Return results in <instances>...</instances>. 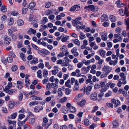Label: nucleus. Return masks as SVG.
<instances>
[{
	"label": "nucleus",
	"instance_id": "obj_39",
	"mask_svg": "<svg viewBox=\"0 0 129 129\" xmlns=\"http://www.w3.org/2000/svg\"><path fill=\"white\" fill-rule=\"evenodd\" d=\"M59 70L58 69H54L52 71V74L53 75H56L58 72Z\"/></svg>",
	"mask_w": 129,
	"mask_h": 129
},
{
	"label": "nucleus",
	"instance_id": "obj_7",
	"mask_svg": "<svg viewBox=\"0 0 129 129\" xmlns=\"http://www.w3.org/2000/svg\"><path fill=\"white\" fill-rule=\"evenodd\" d=\"M105 93V87L102 88L101 89L100 92L98 95L99 97L100 98H102L104 95Z\"/></svg>",
	"mask_w": 129,
	"mask_h": 129
},
{
	"label": "nucleus",
	"instance_id": "obj_58",
	"mask_svg": "<svg viewBox=\"0 0 129 129\" xmlns=\"http://www.w3.org/2000/svg\"><path fill=\"white\" fill-rule=\"evenodd\" d=\"M2 62L5 64H6L7 63V61L5 57H2L1 59Z\"/></svg>",
	"mask_w": 129,
	"mask_h": 129
},
{
	"label": "nucleus",
	"instance_id": "obj_46",
	"mask_svg": "<svg viewBox=\"0 0 129 129\" xmlns=\"http://www.w3.org/2000/svg\"><path fill=\"white\" fill-rule=\"evenodd\" d=\"M60 50L62 51H66L67 50L66 46L63 45L62 47L60 48Z\"/></svg>",
	"mask_w": 129,
	"mask_h": 129
},
{
	"label": "nucleus",
	"instance_id": "obj_59",
	"mask_svg": "<svg viewBox=\"0 0 129 129\" xmlns=\"http://www.w3.org/2000/svg\"><path fill=\"white\" fill-rule=\"evenodd\" d=\"M10 87L7 86H6L5 88L4 89V91L6 93H8L10 90Z\"/></svg>",
	"mask_w": 129,
	"mask_h": 129
},
{
	"label": "nucleus",
	"instance_id": "obj_15",
	"mask_svg": "<svg viewBox=\"0 0 129 129\" xmlns=\"http://www.w3.org/2000/svg\"><path fill=\"white\" fill-rule=\"evenodd\" d=\"M32 97V100H42V98L41 97H39L35 95H33L31 96Z\"/></svg>",
	"mask_w": 129,
	"mask_h": 129
},
{
	"label": "nucleus",
	"instance_id": "obj_35",
	"mask_svg": "<svg viewBox=\"0 0 129 129\" xmlns=\"http://www.w3.org/2000/svg\"><path fill=\"white\" fill-rule=\"evenodd\" d=\"M62 89L61 88H59L58 89V94L59 96H61L62 95V93L61 91Z\"/></svg>",
	"mask_w": 129,
	"mask_h": 129
},
{
	"label": "nucleus",
	"instance_id": "obj_22",
	"mask_svg": "<svg viewBox=\"0 0 129 129\" xmlns=\"http://www.w3.org/2000/svg\"><path fill=\"white\" fill-rule=\"evenodd\" d=\"M125 22L126 24V30L129 31V18L125 20Z\"/></svg>",
	"mask_w": 129,
	"mask_h": 129
},
{
	"label": "nucleus",
	"instance_id": "obj_49",
	"mask_svg": "<svg viewBox=\"0 0 129 129\" xmlns=\"http://www.w3.org/2000/svg\"><path fill=\"white\" fill-rule=\"evenodd\" d=\"M20 56L22 58V60L24 61H26V59L25 58V55L24 54L22 53H21L20 54Z\"/></svg>",
	"mask_w": 129,
	"mask_h": 129
},
{
	"label": "nucleus",
	"instance_id": "obj_57",
	"mask_svg": "<svg viewBox=\"0 0 129 129\" xmlns=\"http://www.w3.org/2000/svg\"><path fill=\"white\" fill-rule=\"evenodd\" d=\"M112 125H113V127H115L118 125V123L116 121H114L112 123Z\"/></svg>",
	"mask_w": 129,
	"mask_h": 129
},
{
	"label": "nucleus",
	"instance_id": "obj_28",
	"mask_svg": "<svg viewBox=\"0 0 129 129\" xmlns=\"http://www.w3.org/2000/svg\"><path fill=\"white\" fill-rule=\"evenodd\" d=\"M68 110L72 113H74L76 112V111L75 108L72 106L68 109Z\"/></svg>",
	"mask_w": 129,
	"mask_h": 129
},
{
	"label": "nucleus",
	"instance_id": "obj_56",
	"mask_svg": "<svg viewBox=\"0 0 129 129\" xmlns=\"http://www.w3.org/2000/svg\"><path fill=\"white\" fill-rule=\"evenodd\" d=\"M48 22V20L46 17H44L43 18V22L44 24Z\"/></svg>",
	"mask_w": 129,
	"mask_h": 129
},
{
	"label": "nucleus",
	"instance_id": "obj_24",
	"mask_svg": "<svg viewBox=\"0 0 129 129\" xmlns=\"http://www.w3.org/2000/svg\"><path fill=\"white\" fill-rule=\"evenodd\" d=\"M38 62V59L36 58H33V60L30 62V63L31 64L33 63H37Z\"/></svg>",
	"mask_w": 129,
	"mask_h": 129
},
{
	"label": "nucleus",
	"instance_id": "obj_9",
	"mask_svg": "<svg viewBox=\"0 0 129 129\" xmlns=\"http://www.w3.org/2000/svg\"><path fill=\"white\" fill-rule=\"evenodd\" d=\"M77 49L76 48H73L71 50L72 53L75 57L78 56L79 55L78 53L76 51Z\"/></svg>",
	"mask_w": 129,
	"mask_h": 129
},
{
	"label": "nucleus",
	"instance_id": "obj_26",
	"mask_svg": "<svg viewBox=\"0 0 129 129\" xmlns=\"http://www.w3.org/2000/svg\"><path fill=\"white\" fill-rule=\"evenodd\" d=\"M110 19L112 22H115L116 20L115 17L113 15H110Z\"/></svg>",
	"mask_w": 129,
	"mask_h": 129
},
{
	"label": "nucleus",
	"instance_id": "obj_37",
	"mask_svg": "<svg viewBox=\"0 0 129 129\" xmlns=\"http://www.w3.org/2000/svg\"><path fill=\"white\" fill-rule=\"evenodd\" d=\"M14 23L13 19L12 18H10L8 21V24L10 25H12Z\"/></svg>",
	"mask_w": 129,
	"mask_h": 129
},
{
	"label": "nucleus",
	"instance_id": "obj_36",
	"mask_svg": "<svg viewBox=\"0 0 129 129\" xmlns=\"http://www.w3.org/2000/svg\"><path fill=\"white\" fill-rule=\"evenodd\" d=\"M28 119V116H27L25 117V119H24L23 121H20V123L21 124V125H23L25 124V122L27 121Z\"/></svg>",
	"mask_w": 129,
	"mask_h": 129
},
{
	"label": "nucleus",
	"instance_id": "obj_62",
	"mask_svg": "<svg viewBox=\"0 0 129 129\" xmlns=\"http://www.w3.org/2000/svg\"><path fill=\"white\" fill-rule=\"evenodd\" d=\"M11 14L12 15L14 16H15L18 15L19 13L17 11H14L12 12Z\"/></svg>",
	"mask_w": 129,
	"mask_h": 129
},
{
	"label": "nucleus",
	"instance_id": "obj_44",
	"mask_svg": "<svg viewBox=\"0 0 129 129\" xmlns=\"http://www.w3.org/2000/svg\"><path fill=\"white\" fill-rule=\"evenodd\" d=\"M119 80H122L123 81L124 84H126V83L125 76L122 77L120 79H119Z\"/></svg>",
	"mask_w": 129,
	"mask_h": 129
},
{
	"label": "nucleus",
	"instance_id": "obj_6",
	"mask_svg": "<svg viewBox=\"0 0 129 129\" xmlns=\"http://www.w3.org/2000/svg\"><path fill=\"white\" fill-rule=\"evenodd\" d=\"M80 24V25H82L83 23L82 22L78 20L77 19H75L72 21V24L74 26H76L78 24Z\"/></svg>",
	"mask_w": 129,
	"mask_h": 129
},
{
	"label": "nucleus",
	"instance_id": "obj_43",
	"mask_svg": "<svg viewBox=\"0 0 129 129\" xmlns=\"http://www.w3.org/2000/svg\"><path fill=\"white\" fill-rule=\"evenodd\" d=\"M51 5V3L50 2H47L45 4V6L46 8H49Z\"/></svg>",
	"mask_w": 129,
	"mask_h": 129
},
{
	"label": "nucleus",
	"instance_id": "obj_4",
	"mask_svg": "<svg viewBox=\"0 0 129 129\" xmlns=\"http://www.w3.org/2000/svg\"><path fill=\"white\" fill-rule=\"evenodd\" d=\"M90 84H91L90 86H88L87 87H85L83 88H82L81 90H83V91H88L90 92L93 85V84L92 83H91Z\"/></svg>",
	"mask_w": 129,
	"mask_h": 129
},
{
	"label": "nucleus",
	"instance_id": "obj_21",
	"mask_svg": "<svg viewBox=\"0 0 129 129\" xmlns=\"http://www.w3.org/2000/svg\"><path fill=\"white\" fill-rule=\"evenodd\" d=\"M116 4H117V7L118 8L122 7L124 6V4L120 3L119 0H118L116 2Z\"/></svg>",
	"mask_w": 129,
	"mask_h": 129
},
{
	"label": "nucleus",
	"instance_id": "obj_53",
	"mask_svg": "<svg viewBox=\"0 0 129 129\" xmlns=\"http://www.w3.org/2000/svg\"><path fill=\"white\" fill-rule=\"evenodd\" d=\"M1 19L3 21L5 22L7 19V17L6 15H3L2 16Z\"/></svg>",
	"mask_w": 129,
	"mask_h": 129
},
{
	"label": "nucleus",
	"instance_id": "obj_8",
	"mask_svg": "<svg viewBox=\"0 0 129 129\" xmlns=\"http://www.w3.org/2000/svg\"><path fill=\"white\" fill-rule=\"evenodd\" d=\"M52 121L51 119L50 120V122L46 123H43L42 125L46 129L48 128L49 126L52 124Z\"/></svg>",
	"mask_w": 129,
	"mask_h": 129
},
{
	"label": "nucleus",
	"instance_id": "obj_33",
	"mask_svg": "<svg viewBox=\"0 0 129 129\" xmlns=\"http://www.w3.org/2000/svg\"><path fill=\"white\" fill-rule=\"evenodd\" d=\"M14 105V103L13 102L10 101L9 103V107L10 109H12Z\"/></svg>",
	"mask_w": 129,
	"mask_h": 129
},
{
	"label": "nucleus",
	"instance_id": "obj_27",
	"mask_svg": "<svg viewBox=\"0 0 129 129\" xmlns=\"http://www.w3.org/2000/svg\"><path fill=\"white\" fill-rule=\"evenodd\" d=\"M25 117V115L23 114H19L18 115V120L19 121H21L22 119L24 118Z\"/></svg>",
	"mask_w": 129,
	"mask_h": 129
},
{
	"label": "nucleus",
	"instance_id": "obj_19",
	"mask_svg": "<svg viewBox=\"0 0 129 129\" xmlns=\"http://www.w3.org/2000/svg\"><path fill=\"white\" fill-rule=\"evenodd\" d=\"M7 121L10 124H12L14 127H15L16 124V121H11L9 120H8Z\"/></svg>",
	"mask_w": 129,
	"mask_h": 129
},
{
	"label": "nucleus",
	"instance_id": "obj_17",
	"mask_svg": "<svg viewBox=\"0 0 129 129\" xmlns=\"http://www.w3.org/2000/svg\"><path fill=\"white\" fill-rule=\"evenodd\" d=\"M18 88L19 89H21L23 87V84L20 81H18L17 82Z\"/></svg>",
	"mask_w": 129,
	"mask_h": 129
},
{
	"label": "nucleus",
	"instance_id": "obj_63",
	"mask_svg": "<svg viewBox=\"0 0 129 129\" xmlns=\"http://www.w3.org/2000/svg\"><path fill=\"white\" fill-rule=\"evenodd\" d=\"M17 113H13L11 115V118L12 119H14L16 118L17 116Z\"/></svg>",
	"mask_w": 129,
	"mask_h": 129
},
{
	"label": "nucleus",
	"instance_id": "obj_23",
	"mask_svg": "<svg viewBox=\"0 0 129 129\" xmlns=\"http://www.w3.org/2000/svg\"><path fill=\"white\" fill-rule=\"evenodd\" d=\"M42 72L40 70H39L37 72V77L38 78H42Z\"/></svg>",
	"mask_w": 129,
	"mask_h": 129
},
{
	"label": "nucleus",
	"instance_id": "obj_20",
	"mask_svg": "<svg viewBox=\"0 0 129 129\" xmlns=\"http://www.w3.org/2000/svg\"><path fill=\"white\" fill-rule=\"evenodd\" d=\"M82 62L86 65L87 66L90 63L91 60H88L86 61L85 59H83L82 60Z\"/></svg>",
	"mask_w": 129,
	"mask_h": 129
},
{
	"label": "nucleus",
	"instance_id": "obj_29",
	"mask_svg": "<svg viewBox=\"0 0 129 129\" xmlns=\"http://www.w3.org/2000/svg\"><path fill=\"white\" fill-rule=\"evenodd\" d=\"M36 4L35 3H31L29 5L28 7L29 9H31L34 8Z\"/></svg>",
	"mask_w": 129,
	"mask_h": 129
},
{
	"label": "nucleus",
	"instance_id": "obj_3",
	"mask_svg": "<svg viewBox=\"0 0 129 129\" xmlns=\"http://www.w3.org/2000/svg\"><path fill=\"white\" fill-rule=\"evenodd\" d=\"M4 43L5 45H9L10 43L11 39L9 37L5 36L4 37Z\"/></svg>",
	"mask_w": 129,
	"mask_h": 129
},
{
	"label": "nucleus",
	"instance_id": "obj_11",
	"mask_svg": "<svg viewBox=\"0 0 129 129\" xmlns=\"http://www.w3.org/2000/svg\"><path fill=\"white\" fill-rule=\"evenodd\" d=\"M112 103L114 104V106L115 107H117L118 106L120 102L118 100H115V99H112L111 100Z\"/></svg>",
	"mask_w": 129,
	"mask_h": 129
},
{
	"label": "nucleus",
	"instance_id": "obj_48",
	"mask_svg": "<svg viewBox=\"0 0 129 129\" xmlns=\"http://www.w3.org/2000/svg\"><path fill=\"white\" fill-rule=\"evenodd\" d=\"M9 55L13 57H16L14 53L12 51H10L9 52Z\"/></svg>",
	"mask_w": 129,
	"mask_h": 129
},
{
	"label": "nucleus",
	"instance_id": "obj_42",
	"mask_svg": "<svg viewBox=\"0 0 129 129\" xmlns=\"http://www.w3.org/2000/svg\"><path fill=\"white\" fill-rule=\"evenodd\" d=\"M70 83V79H68L67 80V81L66 82L65 85L67 87H71V85L69 84V83Z\"/></svg>",
	"mask_w": 129,
	"mask_h": 129
},
{
	"label": "nucleus",
	"instance_id": "obj_38",
	"mask_svg": "<svg viewBox=\"0 0 129 129\" xmlns=\"http://www.w3.org/2000/svg\"><path fill=\"white\" fill-rule=\"evenodd\" d=\"M43 51L44 56V55H46L49 54L50 52L48 50H46L45 49H43Z\"/></svg>",
	"mask_w": 129,
	"mask_h": 129
},
{
	"label": "nucleus",
	"instance_id": "obj_40",
	"mask_svg": "<svg viewBox=\"0 0 129 129\" xmlns=\"http://www.w3.org/2000/svg\"><path fill=\"white\" fill-rule=\"evenodd\" d=\"M69 38V37L68 36H66L62 38L61 41L63 42H64L67 41L68 39Z\"/></svg>",
	"mask_w": 129,
	"mask_h": 129
},
{
	"label": "nucleus",
	"instance_id": "obj_12",
	"mask_svg": "<svg viewBox=\"0 0 129 129\" xmlns=\"http://www.w3.org/2000/svg\"><path fill=\"white\" fill-rule=\"evenodd\" d=\"M86 102V101L85 100L83 99L81 101L78 102V103L80 106L82 107L85 105Z\"/></svg>",
	"mask_w": 129,
	"mask_h": 129
},
{
	"label": "nucleus",
	"instance_id": "obj_31",
	"mask_svg": "<svg viewBox=\"0 0 129 129\" xmlns=\"http://www.w3.org/2000/svg\"><path fill=\"white\" fill-rule=\"evenodd\" d=\"M48 71L46 70H44V72L43 74V76L44 78L46 77L48 75Z\"/></svg>",
	"mask_w": 129,
	"mask_h": 129
},
{
	"label": "nucleus",
	"instance_id": "obj_1",
	"mask_svg": "<svg viewBox=\"0 0 129 129\" xmlns=\"http://www.w3.org/2000/svg\"><path fill=\"white\" fill-rule=\"evenodd\" d=\"M86 8L92 11H96L98 9V7L93 5H90L86 7Z\"/></svg>",
	"mask_w": 129,
	"mask_h": 129
},
{
	"label": "nucleus",
	"instance_id": "obj_61",
	"mask_svg": "<svg viewBox=\"0 0 129 129\" xmlns=\"http://www.w3.org/2000/svg\"><path fill=\"white\" fill-rule=\"evenodd\" d=\"M124 10L123 9H120L119 12L120 14L122 16H123L125 14L124 12Z\"/></svg>",
	"mask_w": 129,
	"mask_h": 129
},
{
	"label": "nucleus",
	"instance_id": "obj_45",
	"mask_svg": "<svg viewBox=\"0 0 129 129\" xmlns=\"http://www.w3.org/2000/svg\"><path fill=\"white\" fill-rule=\"evenodd\" d=\"M74 41V43L76 45L79 46L80 45V43L79 41L77 39H76Z\"/></svg>",
	"mask_w": 129,
	"mask_h": 129
},
{
	"label": "nucleus",
	"instance_id": "obj_51",
	"mask_svg": "<svg viewBox=\"0 0 129 129\" xmlns=\"http://www.w3.org/2000/svg\"><path fill=\"white\" fill-rule=\"evenodd\" d=\"M67 98L66 97H63L59 101L61 103H63L66 101Z\"/></svg>",
	"mask_w": 129,
	"mask_h": 129
},
{
	"label": "nucleus",
	"instance_id": "obj_47",
	"mask_svg": "<svg viewBox=\"0 0 129 129\" xmlns=\"http://www.w3.org/2000/svg\"><path fill=\"white\" fill-rule=\"evenodd\" d=\"M76 76L77 77H79L81 76H82L83 78L85 79V80L87 78L86 76L83 75H82L80 73L76 74Z\"/></svg>",
	"mask_w": 129,
	"mask_h": 129
},
{
	"label": "nucleus",
	"instance_id": "obj_14",
	"mask_svg": "<svg viewBox=\"0 0 129 129\" xmlns=\"http://www.w3.org/2000/svg\"><path fill=\"white\" fill-rule=\"evenodd\" d=\"M33 116L34 117L33 118H30L29 120V123L31 125H33L35 121L36 117L34 115Z\"/></svg>",
	"mask_w": 129,
	"mask_h": 129
},
{
	"label": "nucleus",
	"instance_id": "obj_60",
	"mask_svg": "<svg viewBox=\"0 0 129 129\" xmlns=\"http://www.w3.org/2000/svg\"><path fill=\"white\" fill-rule=\"evenodd\" d=\"M98 107L97 106H95L93 108L91 112H94L98 109Z\"/></svg>",
	"mask_w": 129,
	"mask_h": 129
},
{
	"label": "nucleus",
	"instance_id": "obj_30",
	"mask_svg": "<svg viewBox=\"0 0 129 129\" xmlns=\"http://www.w3.org/2000/svg\"><path fill=\"white\" fill-rule=\"evenodd\" d=\"M100 54L102 57L105 56V51L103 49H101L99 51Z\"/></svg>",
	"mask_w": 129,
	"mask_h": 129
},
{
	"label": "nucleus",
	"instance_id": "obj_13",
	"mask_svg": "<svg viewBox=\"0 0 129 129\" xmlns=\"http://www.w3.org/2000/svg\"><path fill=\"white\" fill-rule=\"evenodd\" d=\"M36 33V30L31 28H29V30L27 31V33L29 35H31L32 33L33 34L35 35Z\"/></svg>",
	"mask_w": 129,
	"mask_h": 129
},
{
	"label": "nucleus",
	"instance_id": "obj_25",
	"mask_svg": "<svg viewBox=\"0 0 129 129\" xmlns=\"http://www.w3.org/2000/svg\"><path fill=\"white\" fill-rule=\"evenodd\" d=\"M84 123L85 125L86 126H88L90 124L89 120L87 119H84Z\"/></svg>",
	"mask_w": 129,
	"mask_h": 129
},
{
	"label": "nucleus",
	"instance_id": "obj_50",
	"mask_svg": "<svg viewBox=\"0 0 129 129\" xmlns=\"http://www.w3.org/2000/svg\"><path fill=\"white\" fill-rule=\"evenodd\" d=\"M31 45L32 47L35 50H38L39 48L38 47L35 45L33 43H31Z\"/></svg>",
	"mask_w": 129,
	"mask_h": 129
},
{
	"label": "nucleus",
	"instance_id": "obj_52",
	"mask_svg": "<svg viewBox=\"0 0 129 129\" xmlns=\"http://www.w3.org/2000/svg\"><path fill=\"white\" fill-rule=\"evenodd\" d=\"M8 35L10 36H12V35L13 34V32L12 31V30L10 29H9L8 30Z\"/></svg>",
	"mask_w": 129,
	"mask_h": 129
},
{
	"label": "nucleus",
	"instance_id": "obj_10",
	"mask_svg": "<svg viewBox=\"0 0 129 129\" xmlns=\"http://www.w3.org/2000/svg\"><path fill=\"white\" fill-rule=\"evenodd\" d=\"M43 108L42 106H37L34 108L35 111L36 112H38L43 110Z\"/></svg>",
	"mask_w": 129,
	"mask_h": 129
},
{
	"label": "nucleus",
	"instance_id": "obj_64",
	"mask_svg": "<svg viewBox=\"0 0 129 129\" xmlns=\"http://www.w3.org/2000/svg\"><path fill=\"white\" fill-rule=\"evenodd\" d=\"M7 59V61L9 63L12 62L13 60V59L10 57H8Z\"/></svg>",
	"mask_w": 129,
	"mask_h": 129
},
{
	"label": "nucleus",
	"instance_id": "obj_2",
	"mask_svg": "<svg viewBox=\"0 0 129 129\" xmlns=\"http://www.w3.org/2000/svg\"><path fill=\"white\" fill-rule=\"evenodd\" d=\"M80 8L79 4L75 5L74 6H72L70 10V11L71 12L74 11L76 10L77 11L78 9Z\"/></svg>",
	"mask_w": 129,
	"mask_h": 129
},
{
	"label": "nucleus",
	"instance_id": "obj_18",
	"mask_svg": "<svg viewBox=\"0 0 129 129\" xmlns=\"http://www.w3.org/2000/svg\"><path fill=\"white\" fill-rule=\"evenodd\" d=\"M1 11L3 13H5L7 11V9L5 5H2L0 8Z\"/></svg>",
	"mask_w": 129,
	"mask_h": 129
},
{
	"label": "nucleus",
	"instance_id": "obj_41",
	"mask_svg": "<svg viewBox=\"0 0 129 129\" xmlns=\"http://www.w3.org/2000/svg\"><path fill=\"white\" fill-rule=\"evenodd\" d=\"M51 87L54 89H57L58 87V85L57 84L54 83H52L51 84Z\"/></svg>",
	"mask_w": 129,
	"mask_h": 129
},
{
	"label": "nucleus",
	"instance_id": "obj_55",
	"mask_svg": "<svg viewBox=\"0 0 129 129\" xmlns=\"http://www.w3.org/2000/svg\"><path fill=\"white\" fill-rule=\"evenodd\" d=\"M28 11V9L27 8H23L22 9V14H26Z\"/></svg>",
	"mask_w": 129,
	"mask_h": 129
},
{
	"label": "nucleus",
	"instance_id": "obj_32",
	"mask_svg": "<svg viewBox=\"0 0 129 129\" xmlns=\"http://www.w3.org/2000/svg\"><path fill=\"white\" fill-rule=\"evenodd\" d=\"M117 60H111L110 61L109 63L110 65H113L114 66L116 65L117 63Z\"/></svg>",
	"mask_w": 129,
	"mask_h": 129
},
{
	"label": "nucleus",
	"instance_id": "obj_34",
	"mask_svg": "<svg viewBox=\"0 0 129 129\" xmlns=\"http://www.w3.org/2000/svg\"><path fill=\"white\" fill-rule=\"evenodd\" d=\"M44 13L45 15L48 16L51 14H52L53 13V12L49 10L45 11Z\"/></svg>",
	"mask_w": 129,
	"mask_h": 129
},
{
	"label": "nucleus",
	"instance_id": "obj_5",
	"mask_svg": "<svg viewBox=\"0 0 129 129\" xmlns=\"http://www.w3.org/2000/svg\"><path fill=\"white\" fill-rule=\"evenodd\" d=\"M91 99L93 100H96L98 98L97 94L96 92H94L90 95V96Z\"/></svg>",
	"mask_w": 129,
	"mask_h": 129
},
{
	"label": "nucleus",
	"instance_id": "obj_16",
	"mask_svg": "<svg viewBox=\"0 0 129 129\" xmlns=\"http://www.w3.org/2000/svg\"><path fill=\"white\" fill-rule=\"evenodd\" d=\"M24 23L23 21L21 19H19L17 21V24L18 26H22Z\"/></svg>",
	"mask_w": 129,
	"mask_h": 129
},
{
	"label": "nucleus",
	"instance_id": "obj_54",
	"mask_svg": "<svg viewBox=\"0 0 129 129\" xmlns=\"http://www.w3.org/2000/svg\"><path fill=\"white\" fill-rule=\"evenodd\" d=\"M18 67L16 65L13 66L12 68V70L13 71H15L18 69Z\"/></svg>",
	"mask_w": 129,
	"mask_h": 129
}]
</instances>
